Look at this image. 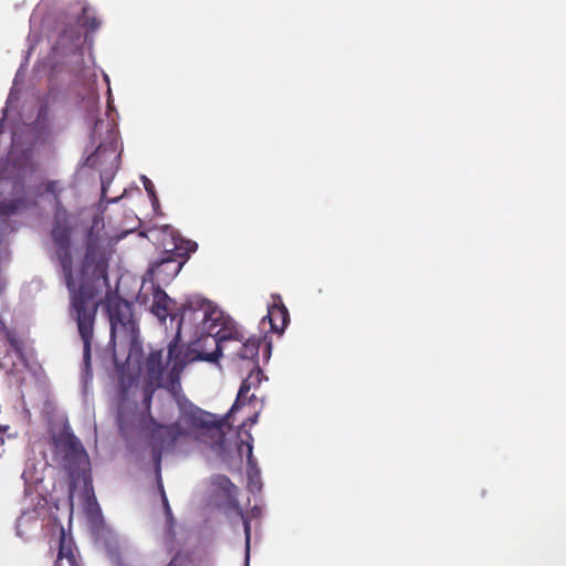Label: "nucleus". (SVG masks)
<instances>
[{
	"label": "nucleus",
	"mask_w": 566,
	"mask_h": 566,
	"mask_svg": "<svg viewBox=\"0 0 566 566\" xmlns=\"http://www.w3.org/2000/svg\"><path fill=\"white\" fill-rule=\"evenodd\" d=\"M62 188L57 180H48L34 187L32 193L24 192L23 182L19 177L13 179L12 193L15 198L0 200V216L11 217L21 211L39 206V198L44 193L52 195L55 201L53 211L51 239L61 268L64 283L70 293V314L75 319L80 336L83 340V360L86 367L91 364V344L94 335V324L97 303L94 301V289L87 282L76 283L73 271L72 226L67 210L61 201Z\"/></svg>",
	"instance_id": "f257e3e1"
},
{
	"label": "nucleus",
	"mask_w": 566,
	"mask_h": 566,
	"mask_svg": "<svg viewBox=\"0 0 566 566\" xmlns=\"http://www.w3.org/2000/svg\"><path fill=\"white\" fill-rule=\"evenodd\" d=\"M177 405L179 408V416L177 420L169 426L158 424L151 433L150 442L157 486L161 496L166 515L169 520L172 518V513L161 479L163 452L174 449L179 439L192 436L196 437L203 430H217L219 431L220 437H222L220 424L217 421L214 415L202 410L185 397L178 398Z\"/></svg>",
	"instance_id": "f03ea898"
},
{
	"label": "nucleus",
	"mask_w": 566,
	"mask_h": 566,
	"mask_svg": "<svg viewBox=\"0 0 566 566\" xmlns=\"http://www.w3.org/2000/svg\"><path fill=\"white\" fill-rule=\"evenodd\" d=\"M203 302L199 306L202 311L201 318V333L202 335L192 343L193 350L197 352V357L206 361H217L222 350L226 349V344L231 340H242L244 333L238 328L235 323L222 312L209 311L202 308Z\"/></svg>",
	"instance_id": "7ed1b4c3"
},
{
	"label": "nucleus",
	"mask_w": 566,
	"mask_h": 566,
	"mask_svg": "<svg viewBox=\"0 0 566 566\" xmlns=\"http://www.w3.org/2000/svg\"><path fill=\"white\" fill-rule=\"evenodd\" d=\"M105 223L95 216L86 233V249L81 262L78 282H87L94 289V297L102 287H109L108 256L104 248Z\"/></svg>",
	"instance_id": "20e7f679"
},
{
	"label": "nucleus",
	"mask_w": 566,
	"mask_h": 566,
	"mask_svg": "<svg viewBox=\"0 0 566 566\" xmlns=\"http://www.w3.org/2000/svg\"><path fill=\"white\" fill-rule=\"evenodd\" d=\"M55 452L61 457L62 467L69 474L72 483L83 480L85 491L93 493L90 475L88 455L80 439L69 429H63L53 438Z\"/></svg>",
	"instance_id": "39448f33"
},
{
	"label": "nucleus",
	"mask_w": 566,
	"mask_h": 566,
	"mask_svg": "<svg viewBox=\"0 0 566 566\" xmlns=\"http://www.w3.org/2000/svg\"><path fill=\"white\" fill-rule=\"evenodd\" d=\"M104 306L111 324V342L120 339L133 344L137 339L138 324L134 317V305L119 296L116 292L107 291Z\"/></svg>",
	"instance_id": "423d86ee"
},
{
	"label": "nucleus",
	"mask_w": 566,
	"mask_h": 566,
	"mask_svg": "<svg viewBox=\"0 0 566 566\" xmlns=\"http://www.w3.org/2000/svg\"><path fill=\"white\" fill-rule=\"evenodd\" d=\"M198 244L195 241L186 239H176L174 249L165 250L160 258L155 261L149 269L151 275L158 281H171L189 260L190 254L195 252Z\"/></svg>",
	"instance_id": "0eeeda50"
},
{
	"label": "nucleus",
	"mask_w": 566,
	"mask_h": 566,
	"mask_svg": "<svg viewBox=\"0 0 566 566\" xmlns=\"http://www.w3.org/2000/svg\"><path fill=\"white\" fill-rule=\"evenodd\" d=\"M164 370L165 365L163 363V350H153L145 361V378L148 387L145 400L147 403L151 400V392L156 388L164 386Z\"/></svg>",
	"instance_id": "6e6552de"
},
{
	"label": "nucleus",
	"mask_w": 566,
	"mask_h": 566,
	"mask_svg": "<svg viewBox=\"0 0 566 566\" xmlns=\"http://www.w3.org/2000/svg\"><path fill=\"white\" fill-rule=\"evenodd\" d=\"M168 359L174 361V367L169 374L170 386L175 388V386H179L178 374L175 373L177 367H182L186 364V356L184 354V347L180 344V336L177 334L174 339L169 343L168 346Z\"/></svg>",
	"instance_id": "1a4fd4ad"
},
{
	"label": "nucleus",
	"mask_w": 566,
	"mask_h": 566,
	"mask_svg": "<svg viewBox=\"0 0 566 566\" xmlns=\"http://www.w3.org/2000/svg\"><path fill=\"white\" fill-rule=\"evenodd\" d=\"M272 331L282 333L290 321L287 308L282 304L274 303L269 307L268 315Z\"/></svg>",
	"instance_id": "9d476101"
},
{
	"label": "nucleus",
	"mask_w": 566,
	"mask_h": 566,
	"mask_svg": "<svg viewBox=\"0 0 566 566\" xmlns=\"http://www.w3.org/2000/svg\"><path fill=\"white\" fill-rule=\"evenodd\" d=\"M172 300L167 295V293L160 287L154 291V301L151 305V312L155 316H157L160 321H165L167 316L170 315L169 305Z\"/></svg>",
	"instance_id": "9b49d317"
},
{
	"label": "nucleus",
	"mask_w": 566,
	"mask_h": 566,
	"mask_svg": "<svg viewBox=\"0 0 566 566\" xmlns=\"http://www.w3.org/2000/svg\"><path fill=\"white\" fill-rule=\"evenodd\" d=\"M238 342L241 345H240V348H239L237 355L241 359L254 360L258 358L259 347H260V343H261L260 338H254V337L245 338L244 337L242 340H238Z\"/></svg>",
	"instance_id": "f8f14e48"
},
{
	"label": "nucleus",
	"mask_w": 566,
	"mask_h": 566,
	"mask_svg": "<svg viewBox=\"0 0 566 566\" xmlns=\"http://www.w3.org/2000/svg\"><path fill=\"white\" fill-rule=\"evenodd\" d=\"M66 560L70 566H80L77 558L70 544H66L64 534L60 537V546L54 566H62V562Z\"/></svg>",
	"instance_id": "ddd939ff"
},
{
	"label": "nucleus",
	"mask_w": 566,
	"mask_h": 566,
	"mask_svg": "<svg viewBox=\"0 0 566 566\" xmlns=\"http://www.w3.org/2000/svg\"><path fill=\"white\" fill-rule=\"evenodd\" d=\"M217 484L227 493L229 497H232L238 493V488L226 475H219L217 478Z\"/></svg>",
	"instance_id": "4468645a"
},
{
	"label": "nucleus",
	"mask_w": 566,
	"mask_h": 566,
	"mask_svg": "<svg viewBox=\"0 0 566 566\" xmlns=\"http://www.w3.org/2000/svg\"><path fill=\"white\" fill-rule=\"evenodd\" d=\"M263 379H266L262 369L256 365L251 373L245 378V381L252 386V388H256Z\"/></svg>",
	"instance_id": "2eb2a0df"
},
{
	"label": "nucleus",
	"mask_w": 566,
	"mask_h": 566,
	"mask_svg": "<svg viewBox=\"0 0 566 566\" xmlns=\"http://www.w3.org/2000/svg\"><path fill=\"white\" fill-rule=\"evenodd\" d=\"M253 399H255V396L252 394L249 396V394L243 392L241 395V391H238L237 398L230 409L231 412H235L240 410L242 407H244L247 403L251 402Z\"/></svg>",
	"instance_id": "dca6fc26"
},
{
	"label": "nucleus",
	"mask_w": 566,
	"mask_h": 566,
	"mask_svg": "<svg viewBox=\"0 0 566 566\" xmlns=\"http://www.w3.org/2000/svg\"><path fill=\"white\" fill-rule=\"evenodd\" d=\"M80 22L83 27H85L90 31H95L96 29H98V27L101 24V22L95 17H92V18L88 17L87 9H83V14H82Z\"/></svg>",
	"instance_id": "f3484780"
},
{
	"label": "nucleus",
	"mask_w": 566,
	"mask_h": 566,
	"mask_svg": "<svg viewBox=\"0 0 566 566\" xmlns=\"http://www.w3.org/2000/svg\"><path fill=\"white\" fill-rule=\"evenodd\" d=\"M166 566H191V563L189 556L179 551L175 553V555Z\"/></svg>",
	"instance_id": "a211bd4d"
},
{
	"label": "nucleus",
	"mask_w": 566,
	"mask_h": 566,
	"mask_svg": "<svg viewBox=\"0 0 566 566\" xmlns=\"http://www.w3.org/2000/svg\"><path fill=\"white\" fill-rule=\"evenodd\" d=\"M240 515H241L242 521H243L244 535H245V546H247V551H249L250 549V538H251V524H250V520L244 516L242 511H240Z\"/></svg>",
	"instance_id": "6ab92c4d"
},
{
	"label": "nucleus",
	"mask_w": 566,
	"mask_h": 566,
	"mask_svg": "<svg viewBox=\"0 0 566 566\" xmlns=\"http://www.w3.org/2000/svg\"><path fill=\"white\" fill-rule=\"evenodd\" d=\"M198 310L193 308V305L190 301L181 305V322L186 318V316L190 313L196 314Z\"/></svg>",
	"instance_id": "aec40b11"
},
{
	"label": "nucleus",
	"mask_w": 566,
	"mask_h": 566,
	"mask_svg": "<svg viewBox=\"0 0 566 566\" xmlns=\"http://www.w3.org/2000/svg\"><path fill=\"white\" fill-rule=\"evenodd\" d=\"M144 179V187H145V190L147 191V193L149 195V197L153 199V200H157L156 198V193H155V187H154V184L147 178V177H143Z\"/></svg>",
	"instance_id": "412c9836"
},
{
	"label": "nucleus",
	"mask_w": 566,
	"mask_h": 566,
	"mask_svg": "<svg viewBox=\"0 0 566 566\" xmlns=\"http://www.w3.org/2000/svg\"><path fill=\"white\" fill-rule=\"evenodd\" d=\"M251 389H252V386L250 384H248V381H245V379H243V381L239 388V391H241V395H243V392L249 394Z\"/></svg>",
	"instance_id": "4be33fe9"
},
{
	"label": "nucleus",
	"mask_w": 566,
	"mask_h": 566,
	"mask_svg": "<svg viewBox=\"0 0 566 566\" xmlns=\"http://www.w3.org/2000/svg\"><path fill=\"white\" fill-rule=\"evenodd\" d=\"M251 389H252V386L250 384H248V381H245V379H243V381L239 388V391H241V395H243V392L249 394Z\"/></svg>",
	"instance_id": "5701e85b"
},
{
	"label": "nucleus",
	"mask_w": 566,
	"mask_h": 566,
	"mask_svg": "<svg viewBox=\"0 0 566 566\" xmlns=\"http://www.w3.org/2000/svg\"><path fill=\"white\" fill-rule=\"evenodd\" d=\"M9 430H10V426L9 424L0 423V434H4L7 437H11V434L9 433Z\"/></svg>",
	"instance_id": "b1692460"
},
{
	"label": "nucleus",
	"mask_w": 566,
	"mask_h": 566,
	"mask_svg": "<svg viewBox=\"0 0 566 566\" xmlns=\"http://www.w3.org/2000/svg\"><path fill=\"white\" fill-rule=\"evenodd\" d=\"M4 443V434H0V449L2 448ZM2 454V450H0V455Z\"/></svg>",
	"instance_id": "393cba45"
},
{
	"label": "nucleus",
	"mask_w": 566,
	"mask_h": 566,
	"mask_svg": "<svg viewBox=\"0 0 566 566\" xmlns=\"http://www.w3.org/2000/svg\"><path fill=\"white\" fill-rule=\"evenodd\" d=\"M102 192H103V196H104L105 192H106L105 186L102 187Z\"/></svg>",
	"instance_id": "a878e982"
},
{
	"label": "nucleus",
	"mask_w": 566,
	"mask_h": 566,
	"mask_svg": "<svg viewBox=\"0 0 566 566\" xmlns=\"http://www.w3.org/2000/svg\"><path fill=\"white\" fill-rule=\"evenodd\" d=\"M249 453H250V457L252 455V447L249 446Z\"/></svg>",
	"instance_id": "bb28decb"
}]
</instances>
